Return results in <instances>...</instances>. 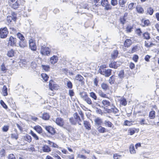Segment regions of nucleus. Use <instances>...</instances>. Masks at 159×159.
I'll list each match as a JSON object with an SVG mask.
<instances>
[{
  "label": "nucleus",
  "mask_w": 159,
  "mask_h": 159,
  "mask_svg": "<svg viewBox=\"0 0 159 159\" xmlns=\"http://www.w3.org/2000/svg\"><path fill=\"white\" fill-rule=\"evenodd\" d=\"M42 150L43 152L48 153L51 151V149L50 147L46 145H44L42 148Z\"/></svg>",
  "instance_id": "obj_14"
},
{
  "label": "nucleus",
  "mask_w": 159,
  "mask_h": 159,
  "mask_svg": "<svg viewBox=\"0 0 159 159\" xmlns=\"http://www.w3.org/2000/svg\"><path fill=\"white\" fill-rule=\"evenodd\" d=\"M30 134L32 136L34 137V139L36 140H38L39 139V137L37 135L34 133L31 130Z\"/></svg>",
  "instance_id": "obj_44"
},
{
  "label": "nucleus",
  "mask_w": 159,
  "mask_h": 159,
  "mask_svg": "<svg viewBox=\"0 0 159 159\" xmlns=\"http://www.w3.org/2000/svg\"><path fill=\"white\" fill-rule=\"evenodd\" d=\"M102 88L104 90H106L108 87V85L106 84L103 83L101 85Z\"/></svg>",
  "instance_id": "obj_50"
},
{
  "label": "nucleus",
  "mask_w": 159,
  "mask_h": 159,
  "mask_svg": "<svg viewBox=\"0 0 159 159\" xmlns=\"http://www.w3.org/2000/svg\"><path fill=\"white\" fill-rule=\"evenodd\" d=\"M126 1H127L125 0H119V5L121 7H124V5L126 3Z\"/></svg>",
  "instance_id": "obj_45"
},
{
  "label": "nucleus",
  "mask_w": 159,
  "mask_h": 159,
  "mask_svg": "<svg viewBox=\"0 0 159 159\" xmlns=\"http://www.w3.org/2000/svg\"><path fill=\"white\" fill-rule=\"evenodd\" d=\"M42 66L43 68V69L45 71H48L50 69V67L48 66L42 65Z\"/></svg>",
  "instance_id": "obj_57"
},
{
  "label": "nucleus",
  "mask_w": 159,
  "mask_h": 159,
  "mask_svg": "<svg viewBox=\"0 0 159 159\" xmlns=\"http://www.w3.org/2000/svg\"><path fill=\"white\" fill-rule=\"evenodd\" d=\"M7 89L6 86L4 85L3 86V89H2V93L3 95L4 96H7Z\"/></svg>",
  "instance_id": "obj_35"
},
{
  "label": "nucleus",
  "mask_w": 159,
  "mask_h": 159,
  "mask_svg": "<svg viewBox=\"0 0 159 159\" xmlns=\"http://www.w3.org/2000/svg\"><path fill=\"white\" fill-rule=\"evenodd\" d=\"M101 4L103 7H104V9L105 10H110L112 8L111 6L107 0H101Z\"/></svg>",
  "instance_id": "obj_3"
},
{
  "label": "nucleus",
  "mask_w": 159,
  "mask_h": 159,
  "mask_svg": "<svg viewBox=\"0 0 159 159\" xmlns=\"http://www.w3.org/2000/svg\"><path fill=\"white\" fill-rule=\"evenodd\" d=\"M7 56L9 57H11L14 56V51L11 50L9 51L7 53Z\"/></svg>",
  "instance_id": "obj_52"
},
{
  "label": "nucleus",
  "mask_w": 159,
  "mask_h": 159,
  "mask_svg": "<svg viewBox=\"0 0 159 159\" xmlns=\"http://www.w3.org/2000/svg\"><path fill=\"white\" fill-rule=\"evenodd\" d=\"M120 66L119 62L112 61L109 64V67L111 68L117 69Z\"/></svg>",
  "instance_id": "obj_12"
},
{
  "label": "nucleus",
  "mask_w": 159,
  "mask_h": 159,
  "mask_svg": "<svg viewBox=\"0 0 159 159\" xmlns=\"http://www.w3.org/2000/svg\"><path fill=\"white\" fill-rule=\"evenodd\" d=\"M58 61V58L57 56L55 55H53L50 58V62L52 65H54Z\"/></svg>",
  "instance_id": "obj_15"
},
{
  "label": "nucleus",
  "mask_w": 159,
  "mask_h": 159,
  "mask_svg": "<svg viewBox=\"0 0 159 159\" xmlns=\"http://www.w3.org/2000/svg\"><path fill=\"white\" fill-rule=\"evenodd\" d=\"M41 76L43 79L45 81H47L48 78V75L46 74L43 73L41 74Z\"/></svg>",
  "instance_id": "obj_47"
},
{
  "label": "nucleus",
  "mask_w": 159,
  "mask_h": 159,
  "mask_svg": "<svg viewBox=\"0 0 159 159\" xmlns=\"http://www.w3.org/2000/svg\"><path fill=\"white\" fill-rule=\"evenodd\" d=\"M1 69V70L3 71L4 73H5L7 70L6 68L3 64L2 65Z\"/></svg>",
  "instance_id": "obj_60"
},
{
  "label": "nucleus",
  "mask_w": 159,
  "mask_h": 159,
  "mask_svg": "<svg viewBox=\"0 0 159 159\" xmlns=\"http://www.w3.org/2000/svg\"><path fill=\"white\" fill-rule=\"evenodd\" d=\"M105 126L109 127H112L113 126V124L110 121L106 120L104 123Z\"/></svg>",
  "instance_id": "obj_30"
},
{
  "label": "nucleus",
  "mask_w": 159,
  "mask_h": 159,
  "mask_svg": "<svg viewBox=\"0 0 159 159\" xmlns=\"http://www.w3.org/2000/svg\"><path fill=\"white\" fill-rule=\"evenodd\" d=\"M88 104L92 106L93 105L92 101L90 98L88 96L84 100Z\"/></svg>",
  "instance_id": "obj_26"
},
{
  "label": "nucleus",
  "mask_w": 159,
  "mask_h": 159,
  "mask_svg": "<svg viewBox=\"0 0 159 159\" xmlns=\"http://www.w3.org/2000/svg\"><path fill=\"white\" fill-rule=\"evenodd\" d=\"M8 33V31L6 27L0 29V37L1 38H5L7 37Z\"/></svg>",
  "instance_id": "obj_4"
},
{
  "label": "nucleus",
  "mask_w": 159,
  "mask_h": 159,
  "mask_svg": "<svg viewBox=\"0 0 159 159\" xmlns=\"http://www.w3.org/2000/svg\"><path fill=\"white\" fill-rule=\"evenodd\" d=\"M40 52L43 55L49 56L50 53V49L48 47L42 46Z\"/></svg>",
  "instance_id": "obj_2"
},
{
  "label": "nucleus",
  "mask_w": 159,
  "mask_h": 159,
  "mask_svg": "<svg viewBox=\"0 0 159 159\" xmlns=\"http://www.w3.org/2000/svg\"><path fill=\"white\" fill-rule=\"evenodd\" d=\"M66 85L68 88L71 89L72 88L73 85L71 82L69 80H67Z\"/></svg>",
  "instance_id": "obj_49"
},
{
  "label": "nucleus",
  "mask_w": 159,
  "mask_h": 159,
  "mask_svg": "<svg viewBox=\"0 0 159 159\" xmlns=\"http://www.w3.org/2000/svg\"><path fill=\"white\" fill-rule=\"evenodd\" d=\"M120 103L121 105L125 106L127 104V102L125 99L124 98H121L119 100Z\"/></svg>",
  "instance_id": "obj_28"
},
{
  "label": "nucleus",
  "mask_w": 159,
  "mask_h": 159,
  "mask_svg": "<svg viewBox=\"0 0 159 159\" xmlns=\"http://www.w3.org/2000/svg\"><path fill=\"white\" fill-rule=\"evenodd\" d=\"M19 46L21 48H24L27 46V43L25 40L20 41L19 44Z\"/></svg>",
  "instance_id": "obj_18"
},
{
  "label": "nucleus",
  "mask_w": 159,
  "mask_h": 159,
  "mask_svg": "<svg viewBox=\"0 0 159 159\" xmlns=\"http://www.w3.org/2000/svg\"><path fill=\"white\" fill-rule=\"evenodd\" d=\"M24 139L28 142V143H30L32 140V138L28 134H26L24 137Z\"/></svg>",
  "instance_id": "obj_29"
},
{
  "label": "nucleus",
  "mask_w": 159,
  "mask_h": 159,
  "mask_svg": "<svg viewBox=\"0 0 159 159\" xmlns=\"http://www.w3.org/2000/svg\"><path fill=\"white\" fill-rule=\"evenodd\" d=\"M42 118L45 120H48L50 118V116L48 113H44L43 114Z\"/></svg>",
  "instance_id": "obj_31"
},
{
  "label": "nucleus",
  "mask_w": 159,
  "mask_h": 159,
  "mask_svg": "<svg viewBox=\"0 0 159 159\" xmlns=\"http://www.w3.org/2000/svg\"><path fill=\"white\" fill-rule=\"evenodd\" d=\"M49 89L52 91L53 90H57L59 87L58 85L55 84L54 82L52 80L49 81Z\"/></svg>",
  "instance_id": "obj_6"
},
{
  "label": "nucleus",
  "mask_w": 159,
  "mask_h": 159,
  "mask_svg": "<svg viewBox=\"0 0 159 159\" xmlns=\"http://www.w3.org/2000/svg\"><path fill=\"white\" fill-rule=\"evenodd\" d=\"M133 29V26L128 25L126 28V31L127 33H130L132 31Z\"/></svg>",
  "instance_id": "obj_48"
},
{
  "label": "nucleus",
  "mask_w": 159,
  "mask_h": 159,
  "mask_svg": "<svg viewBox=\"0 0 159 159\" xmlns=\"http://www.w3.org/2000/svg\"><path fill=\"white\" fill-rule=\"evenodd\" d=\"M136 9L139 13H143L144 12V10L143 8L140 6H138L136 7Z\"/></svg>",
  "instance_id": "obj_37"
},
{
  "label": "nucleus",
  "mask_w": 159,
  "mask_h": 159,
  "mask_svg": "<svg viewBox=\"0 0 159 159\" xmlns=\"http://www.w3.org/2000/svg\"><path fill=\"white\" fill-rule=\"evenodd\" d=\"M5 150L3 148L1 149L0 150V155L1 156H3L5 155Z\"/></svg>",
  "instance_id": "obj_59"
},
{
  "label": "nucleus",
  "mask_w": 159,
  "mask_h": 159,
  "mask_svg": "<svg viewBox=\"0 0 159 159\" xmlns=\"http://www.w3.org/2000/svg\"><path fill=\"white\" fill-rule=\"evenodd\" d=\"M80 95L82 99L84 100L88 96L86 93L85 92H80Z\"/></svg>",
  "instance_id": "obj_32"
},
{
  "label": "nucleus",
  "mask_w": 159,
  "mask_h": 159,
  "mask_svg": "<svg viewBox=\"0 0 159 159\" xmlns=\"http://www.w3.org/2000/svg\"><path fill=\"white\" fill-rule=\"evenodd\" d=\"M139 59V57L137 55H135L133 57V59L134 61L136 62L138 61V60Z\"/></svg>",
  "instance_id": "obj_61"
},
{
  "label": "nucleus",
  "mask_w": 159,
  "mask_h": 159,
  "mask_svg": "<svg viewBox=\"0 0 159 159\" xmlns=\"http://www.w3.org/2000/svg\"><path fill=\"white\" fill-rule=\"evenodd\" d=\"M149 117L150 119H154L155 117V111H150L149 113Z\"/></svg>",
  "instance_id": "obj_23"
},
{
  "label": "nucleus",
  "mask_w": 159,
  "mask_h": 159,
  "mask_svg": "<svg viewBox=\"0 0 159 159\" xmlns=\"http://www.w3.org/2000/svg\"><path fill=\"white\" fill-rule=\"evenodd\" d=\"M54 121L58 125L62 127L64 125V121L63 119L60 117L57 118Z\"/></svg>",
  "instance_id": "obj_10"
},
{
  "label": "nucleus",
  "mask_w": 159,
  "mask_h": 159,
  "mask_svg": "<svg viewBox=\"0 0 159 159\" xmlns=\"http://www.w3.org/2000/svg\"><path fill=\"white\" fill-rule=\"evenodd\" d=\"M135 32L137 35L139 36H141L142 34V32L141 31V30L139 28L137 29L135 31Z\"/></svg>",
  "instance_id": "obj_46"
},
{
  "label": "nucleus",
  "mask_w": 159,
  "mask_h": 159,
  "mask_svg": "<svg viewBox=\"0 0 159 159\" xmlns=\"http://www.w3.org/2000/svg\"><path fill=\"white\" fill-rule=\"evenodd\" d=\"M94 121L95 124L98 125H101L102 123V119L99 117L95 118L94 120Z\"/></svg>",
  "instance_id": "obj_20"
},
{
  "label": "nucleus",
  "mask_w": 159,
  "mask_h": 159,
  "mask_svg": "<svg viewBox=\"0 0 159 159\" xmlns=\"http://www.w3.org/2000/svg\"><path fill=\"white\" fill-rule=\"evenodd\" d=\"M135 130L133 129H130L128 130V133L130 135H132L135 133Z\"/></svg>",
  "instance_id": "obj_55"
},
{
  "label": "nucleus",
  "mask_w": 159,
  "mask_h": 159,
  "mask_svg": "<svg viewBox=\"0 0 159 159\" xmlns=\"http://www.w3.org/2000/svg\"><path fill=\"white\" fill-rule=\"evenodd\" d=\"M29 47L32 50L34 51L36 49V47L35 41L33 39H30L29 41Z\"/></svg>",
  "instance_id": "obj_8"
},
{
  "label": "nucleus",
  "mask_w": 159,
  "mask_h": 159,
  "mask_svg": "<svg viewBox=\"0 0 159 159\" xmlns=\"http://www.w3.org/2000/svg\"><path fill=\"white\" fill-rule=\"evenodd\" d=\"M43 127L51 135H54L56 133L54 128L51 126L43 125Z\"/></svg>",
  "instance_id": "obj_5"
},
{
  "label": "nucleus",
  "mask_w": 159,
  "mask_h": 159,
  "mask_svg": "<svg viewBox=\"0 0 159 159\" xmlns=\"http://www.w3.org/2000/svg\"><path fill=\"white\" fill-rule=\"evenodd\" d=\"M98 93L102 97L104 98H107V95L103 93L101 90H98Z\"/></svg>",
  "instance_id": "obj_40"
},
{
  "label": "nucleus",
  "mask_w": 159,
  "mask_h": 159,
  "mask_svg": "<svg viewBox=\"0 0 159 159\" xmlns=\"http://www.w3.org/2000/svg\"><path fill=\"white\" fill-rule=\"evenodd\" d=\"M129 151L131 154H134L136 153V151L135 149L134 145L132 144L129 147Z\"/></svg>",
  "instance_id": "obj_25"
},
{
  "label": "nucleus",
  "mask_w": 159,
  "mask_h": 159,
  "mask_svg": "<svg viewBox=\"0 0 159 159\" xmlns=\"http://www.w3.org/2000/svg\"><path fill=\"white\" fill-rule=\"evenodd\" d=\"M16 15L15 12H12L11 15L8 16L7 17V20L8 23H11L12 21H15L16 20Z\"/></svg>",
  "instance_id": "obj_7"
},
{
  "label": "nucleus",
  "mask_w": 159,
  "mask_h": 159,
  "mask_svg": "<svg viewBox=\"0 0 159 159\" xmlns=\"http://www.w3.org/2000/svg\"><path fill=\"white\" fill-rule=\"evenodd\" d=\"M16 39L12 36H11L9 38L8 44L11 46H13L16 45Z\"/></svg>",
  "instance_id": "obj_9"
},
{
  "label": "nucleus",
  "mask_w": 159,
  "mask_h": 159,
  "mask_svg": "<svg viewBox=\"0 0 159 159\" xmlns=\"http://www.w3.org/2000/svg\"><path fill=\"white\" fill-rule=\"evenodd\" d=\"M125 72L123 70H120L118 74V76L119 77L122 79L124 77Z\"/></svg>",
  "instance_id": "obj_39"
},
{
  "label": "nucleus",
  "mask_w": 159,
  "mask_h": 159,
  "mask_svg": "<svg viewBox=\"0 0 159 159\" xmlns=\"http://www.w3.org/2000/svg\"><path fill=\"white\" fill-rule=\"evenodd\" d=\"M105 68H106L105 65L100 66L99 69V72L105 77H108L111 74L112 70L110 69H105Z\"/></svg>",
  "instance_id": "obj_1"
},
{
  "label": "nucleus",
  "mask_w": 159,
  "mask_h": 159,
  "mask_svg": "<svg viewBox=\"0 0 159 159\" xmlns=\"http://www.w3.org/2000/svg\"><path fill=\"white\" fill-rule=\"evenodd\" d=\"M31 66L33 69H35L37 66V65L35 61H33L31 64Z\"/></svg>",
  "instance_id": "obj_53"
},
{
  "label": "nucleus",
  "mask_w": 159,
  "mask_h": 159,
  "mask_svg": "<svg viewBox=\"0 0 159 159\" xmlns=\"http://www.w3.org/2000/svg\"><path fill=\"white\" fill-rule=\"evenodd\" d=\"M17 37L20 39V41L25 40V38L24 36L20 33H18L17 34Z\"/></svg>",
  "instance_id": "obj_43"
},
{
  "label": "nucleus",
  "mask_w": 159,
  "mask_h": 159,
  "mask_svg": "<svg viewBox=\"0 0 159 159\" xmlns=\"http://www.w3.org/2000/svg\"><path fill=\"white\" fill-rule=\"evenodd\" d=\"M84 125L86 129L88 130L91 129V125L89 122L86 121H84Z\"/></svg>",
  "instance_id": "obj_21"
},
{
  "label": "nucleus",
  "mask_w": 159,
  "mask_h": 159,
  "mask_svg": "<svg viewBox=\"0 0 159 159\" xmlns=\"http://www.w3.org/2000/svg\"><path fill=\"white\" fill-rule=\"evenodd\" d=\"M9 127L8 126L5 125L3 127L2 130L3 131L6 132L9 129Z\"/></svg>",
  "instance_id": "obj_62"
},
{
  "label": "nucleus",
  "mask_w": 159,
  "mask_h": 159,
  "mask_svg": "<svg viewBox=\"0 0 159 159\" xmlns=\"http://www.w3.org/2000/svg\"><path fill=\"white\" fill-rule=\"evenodd\" d=\"M143 39L148 40L150 39V34L148 32H145L143 34Z\"/></svg>",
  "instance_id": "obj_22"
},
{
  "label": "nucleus",
  "mask_w": 159,
  "mask_h": 159,
  "mask_svg": "<svg viewBox=\"0 0 159 159\" xmlns=\"http://www.w3.org/2000/svg\"><path fill=\"white\" fill-rule=\"evenodd\" d=\"M102 105L105 107H107L111 105V102L108 100H103L102 101Z\"/></svg>",
  "instance_id": "obj_24"
},
{
  "label": "nucleus",
  "mask_w": 159,
  "mask_h": 159,
  "mask_svg": "<svg viewBox=\"0 0 159 159\" xmlns=\"http://www.w3.org/2000/svg\"><path fill=\"white\" fill-rule=\"evenodd\" d=\"M110 111L114 114H116L119 112V110L115 107H111L110 110Z\"/></svg>",
  "instance_id": "obj_41"
},
{
  "label": "nucleus",
  "mask_w": 159,
  "mask_h": 159,
  "mask_svg": "<svg viewBox=\"0 0 159 159\" xmlns=\"http://www.w3.org/2000/svg\"><path fill=\"white\" fill-rule=\"evenodd\" d=\"M0 103L1 105L5 109H7V105L6 104L4 103L3 100H1L0 101Z\"/></svg>",
  "instance_id": "obj_54"
},
{
  "label": "nucleus",
  "mask_w": 159,
  "mask_h": 159,
  "mask_svg": "<svg viewBox=\"0 0 159 159\" xmlns=\"http://www.w3.org/2000/svg\"><path fill=\"white\" fill-rule=\"evenodd\" d=\"M111 3L112 5L115 6L117 4L118 2L117 0H111Z\"/></svg>",
  "instance_id": "obj_58"
},
{
  "label": "nucleus",
  "mask_w": 159,
  "mask_h": 159,
  "mask_svg": "<svg viewBox=\"0 0 159 159\" xmlns=\"http://www.w3.org/2000/svg\"><path fill=\"white\" fill-rule=\"evenodd\" d=\"M154 45V44L151 42L149 41L148 42V41H145L144 42V45L145 47L149 48Z\"/></svg>",
  "instance_id": "obj_34"
},
{
  "label": "nucleus",
  "mask_w": 159,
  "mask_h": 159,
  "mask_svg": "<svg viewBox=\"0 0 159 159\" xmlns=\"http://www.w3.org/2000/svg\"><path fill=\"white\" fill-rule=\"evenodd\" d=\"M73 117H74L75 119L76 120V121H75L73 120L72 121V122L73 123V125H75L77 124V122L81 121V119L78 115L77 113L76 112L73 115Z\"/></svg>",
  "instance_id": "obj_13"
},
{
  "label": "nucleus",
  "mask_w": 159,
  "mask_h": 159,
  "mask_svg": "<svg viewBox=\"0 0 159 159\" xmlns=\"http://www.w3.org/2000/svg\"><path fill=\"white\" fill-rule=\"evenodd\" d=\"M97 129L98 131L100 133H104L106 132V129L102 126H99Z\"/></svg>",
  "instance_id": "obj_33"
},
{
  "label": "nucleus",
  "mask_w": 159,
  "mask_h": 159,
  "mask_svg": "<svg viewBox=\"0 0 159 159\" xmlns=\"http://www.w3.org/2000/svg\"><path fill=\"white\" fill-rule=\"evenodd\" d=\"M34 129L39 134L43 133V129L39 125H38L34 127Z\"/></svg>",
  "instance_id": "obj_17"
},
{
  "label": "nucleus",
  "mask_w": 159,
  "mask_h": 159,
  "mask_svg": "<svg viewBox=\"0 0 159 159\" xmlns=\"http://www.w3.org/2000/svg\"><path fill=\"white\" fill-rule=\"evenodd\" d=\"M11 138L17 140L18 139V135L17 133L12 134L11 135Z\"/></svg>",
  "instance_id": "obj_56"
},
{
  "label": "nucleus",
  "mask_w": 159,
  "mask_h": 159,
  "mask_svg": "<svg viewBox=\"0 0 159 159\" xmlns=\"http://www.w3.org/2000/svg\"><path fill=\"white\" fill-rule=\"evenodd\" d=\"M142 23L144 24V25H143V27L148 26L150 24V21L148 20H145L143 22H142Z\"/></svg>",
  "instance_id": "obj_42"
},
{
  "label": "nucleus",
  "mask_w": 159,
  "mask_h": 159,
  "mask_svg": "<svg viewBox=\"0 0 159 159\" xmlns=\"http://www.w3.org/2000/svg\"><path fill=\"white\" fill-rule=\"evenodd\" d=\"M9 4L11 7L14 9L17 8L18 7V3L15 0H11Z\"/></svg>",
  "instance_id": "obj_11"
},
{
  "label": "nucleus",
  "mask_w": 159,
  "mask_h": 159,
  "mask_svg": "<svg viewBox=\"0 0 159 159\" xmlns=\"http://www.w3.org/2000/svg\"><path fill=\"white\" fill-rule=\"evenodd\" d=\"M132 44V41L130 39H126L124 43V45L126 47H128Z\"/></svg>",
  "instance_id": "obj_19"
},
{
  "label": "nucleus",
  "mask_w": 159,
  "mask_h": 159,
  "mask_svg": "<svg viewBox=\"0 0 159 159\" xmlns=\"http://www.w3.org/2000/svg\"><path fill=\"white\" fill-rule=\"evenodd\" d=\"M153 10L152 8L150 7L148 8L147 9V13H148L150 15H152L153 13Z\"/></svg>",
  "instance_id": "obj_51"
},
{
  "label": "nucleus",
  "mask_w": 159,
  "mask_h": 159,
  "mask_svg": "<svg viewBox=\"0 0 159 159\" xmlns=\"http://www.w3.org/2000/svg\"><path fill=\"white\" fill-rule=\"evenodd\" d=\"M75 80L79 81L82 84H83L84 83V78L81 75H76L75 77Z\"/></svg>",
  "instance_id": "obj_16"
},
{
  "label": "nucleus",
  "mask_w": 159,
  "mask_h": 159,
  "mask_svg": "<svg viewBox=\"0 0 159 159\" xmlns=\"http://www.w3.org/2000/svg\"><path fill=\"white\" fill-rule=\"evenodd\" d=\"M121 156L117 154H114L113 157L115 159H118L121 157Z\"/></svg>",
  "instance_id": "obj_64"
},
{
  "label": "nucleus",
  "mask_w": 159,
  "mask_h": 159,
  "mask_svg": "<svg viewBox=\"0 0 159 159\" xmlns=\"http://www.w3.org/2000/svg\"><path fill=\"white\" fill-rule=\"evenodd\" d=\"M89 96L94 100H96L97 99V96L96 94L93 92H91L89 93Z\"/></svg>",
  "instance_id": "obj_36"
},
{
  "label": "nucleus",
  "mask_w": 159,
  "mask_h": 159,
  "mask_svg": "<svg viewBox=\"0 0 159 159\" xmlns=\"http://www.w3.org/2000/svg\"><path fill=\"white\" fill-rule=\"evenodd\" d=\"M118 51L117 50L114 51L111 54V57L112 59L116 58L118 56Z\"/></svg>",
  "instance_id": "obj_27"
},
{
  "label": "nucleus",
  "mask_w": 159,
  "mask_h": 159,
  "mask_svg": "<svg viewBox=\"0 0 159 159\" xmlns=\"http://www.w3.org/2000/svg\"><path fill=\"white\" fill-rule=\"evenodd\" d=\"M75 93L73 90L70 89L69 91V94L71 97L74 95Z\"/></svg>",
  "instance_id": "obj_63"
},
{
  "label": "nucleus",
  "mask_w": 159,
  "mask_h": 159,
  "mask_svg": "<svg viewBox=\"0 0 159 159\" xmlns=\"http://www.w3.org/2000/svg\"><path fill=\"white\" fill-rule=\"evenodd\" d=\"M115 81V76L113 75L111 76L109 79V82L111 84H113Z\"/></svg>",
  "instance_id": "obj_38"
}]
</instances>
